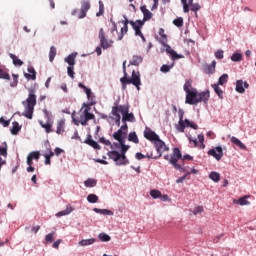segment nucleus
Segmentation results:
<instances>
[{
	"mask_svg": "<svg viewBox=\"0 0 256 256\" xmlns=\"http://www.w3.org/2000/svg\"><path fill=\"white\" fill-rule=\"evenodd\" d=\"M191 83V80H187L184 84V91L186 93L185 103L188 105H197V103L202 102L207 103L211 97L209 90L198 93L197 89L191 90Z\"/></svg>",
	"mask_w": 256,
	"mask_h": 256,
	"instance_id": "nucleus-1",
	"label": "nucleus"
},
{
	"mask_svg": "<svg viewBox=\"0 0 256 256\" xmlns=\"http://www.w3.org/2000/svg\"><path fill=\"white\" fill-rule=\"evenodd\" d=\"M165 161H168L176 171H180V173H185L187 169H185V164L183 161H193V157L189 154L183 156L181 154V150L179 148H173L171 156L165 155Z\"/></svg>",
	"mask_w": 256,
	"mask_h": 256,
	"instance_id": "nucleus-2",
	"label": "nucleus"
},
{
	"mask_svg": "<svg viewBox=\"0 0 256 256\" xmlns=\"http://www.w3.org/2000/svg\"><path fill=\"white\" fill-rule=\"evenodd\" d=\"M119 145L121 146V152L119 153L117 150H112L108 152V157L114 161L115 165H129V159H127L125 153L129 151L130 146L125 145V141L120 142Z\"/></svg>",
	"mask_w": 256,
	"mask_h": 256,
	"instance_id": "nucleus-3",
	"label": "nucleus"
},
{
	"mask_svg": "<svg viewBox=\"0 0 256 256\" xmlns=\"http://www.w3.org/2000/svg\"><path fill=\"white\" fill-rule=\"evenodd\" d=\"M25 107V111L22 113L23 117L26 119H33V111H35V106L37 105V95H35V90L29 89V95L26 101L22 102Z\"/></svg>",
	"mask_w": 256,
	"mask_h": 256,
	"instance_id": "nucleus-4",
	"label": "nucleus"
},
{
	"mask_svg": "<svg viewBox=\"0 0 256 256\" xmlns=\"http://www.w3.org/2000/svg\"><path fill=\"white\" fill-rule=\"evenodd\" d=\"M120 83L122 85L123 91L127 89V85H134L136 89L139 91L141 88V74L139 72H135V70L132 71L131 78L124 76L120 78Z\"/></svg>",
	"mask_w": 256,
	"mask_h": 256,
	"instance_id": "nucleus-5",
	"label": "nucleus"
},
{
	"mask_svg": "<svg viewBox=\"0 0 256 256\" xmlns=\"http://www.w3.org/2000/svg\"><path fill=\"white\" fill-rule=\"evenodd\" d=\"M159 35H160V43L166 47V53L171 57L172 61H177L179 59H185V56L183 54H177L171 46L167 45V34H165V29L160 28L159 29Z\"/></svg>",
	"mask_w": 256,
	"mask_h": 256,
	"instance_id": "nucleus-6",
	"label": "nucleus"
},
{
	"mask_svg": "<svg viewBox=\"0 0 256 256\" xmlns=\"http://www.w3.org/2000/svg\"><path fill=\"white\" fill-rule=\"evenodd\" d=\"M154 145L158 153V156H155L153 155V153H150L147 154V159H159V157H162L165 151H169V147H167V145H165V142H163V140H160V138L154 141Z\"/></svg>",
	"mask_w": 256,
	"mask_h": 256,
	"instance_id": "nucleus-7",
	"label": "nucleus"
},
{
	"mask_svg": "<svg viewBox=\"0 0 256 256\" xmlns=\"http://www.w3.org/2000/svg\"><path fill=\"white\" fill-rule=\"evenodd\" d=\"M81 111H83V115L84 117L81 118V125H83L84 127L87 125V123H89V121L95 119V114L91 113V106H89V104L87 103H83Z\"/></svg>",
	"mask_w": 256,
	"mask_h": 256,
	"instance_id": "nucleus-8",
	"label": "nucleus"
},
{
	"mask_svg": "<svg viewBox=\"0 0 256 256\" xmlns=\"http://www.w3.org/2000/svg\"><path fill=\"white\" fill-rule=\"evenodd\" d=\"M120 113L122 114V122L127 123H135V115L133 113H129V104L119 105Z\"/></svg>",
	"mask_w": 256,
	"mask_h": 256,
	"instance_id": "nucleus-9",
	"label": "nucleus"
},
{
	"mask_svg": "<svg viewBox=\"0 0 256 256\" xmlns=\"http://www.w3.org/2000/svg\"><path fill=\"white\" fill-rule=\"evenodd\" d=\"M98 38L100 39V47L102 49L113 47V40H109L105 37V30L103 28L99 30Z\"/></svg>",
	"mask_w": 256,
	"mask_h": 256,
	"instance_id": "nucleus-10",
	"label": "nucleus"
},
{
	"mask_svg": "<svg viewBox=\"0 0 256 256\" xmlns=\"http://www.w3.org/2000/svg\"><path fill=\"white\" fill-rule=\"evenodd\" d=\"M208 155L214 157L216 161H221V159H223V148L221 146H217L213 149H210L208 151Z\"/></svg>",
	"mask_w": 256,
	"mask_h": 256,
	"instance_id": "nucleus-11",
	"label": "nucleus"
},
{
	"mask_svg": "<svg viewBox=\"0 0 256 256\" xmlns=\"http://www.w3.org/2000/svg\"><path fill=\"white\" fill-rule=\"evenodd\" d=\"M130 25L134 29L136 37L142 36L141 29L145 25L144 21L142 20H136L135 22L130 21Z\"/></svg>",
	"mask_w": 256,
	"mask_h": 256,
	"instance_id": "nucleus-12",
	"label": "nucleus"
},
{
	"mask_svg": "<svg viewBox=\"0 0 256 256\" xmlns=\"http://www.w3.org/2000/svg\"><path fill=\"white\" fill-rule=\"evenodd\" d=\"M121 108L119 104L115 103L112 107V115L115 117V123L117 127L121 126Z\"/></svg>",
	"mask_w": 256,
	"mask_h": 256,
	"instance_id": "nucleus-13",
	"label": "nucleus"
},
{
	"mask_svg": "<svg viewBox=\"0 0 256 256\" xmlns=\"http://www.w3.org/2000/svg\"><path fill=\"white\" fill-rule=\"evenodd\" d=\"M144 137L148 141H152L153 143H155V141L158 140L159 135H157V133H155V131L151 130L150 128H146L144 131Z\"/></svg>",
	"mask_w": 256,
	"mask_h": 256,
	"instance_id": "nucleus-14",
	"label": "nucleus"
},
{
	"mask_svg": "<svg viewBox=\"0 0 256 256\" xmlns=\"http://www.w3.org/2000/svg\"><path fill=\"white\" fill-rule=\"evenodd\" d=\"M40 157H41V153L39 151L30 152L26 160L27 165H33V159L34 161H39Z\"/></svg>",
	"mask_w": 256,
	"mask_h": 256,
	"instance_id": "nucleus-15",
	"label": "nucleus"
},
{
	"mask_svg": "<svg viewBox=\"0 0 256 256\" xmlns=\"http://www.w3.org/2000/svg\"><path fill=\"white\" fill-rule=\"evenodd\" d=\"M215 67H217V62L213 60L211 64L204 65V73H206V75H213V73H215Z\"/></svg>",
	"mask_w": 256,
	"mask_h": 256,
	"instance_id": "nucleus-16",
	"label": "nucleus"
},
{
	"mask_svg": "<svg viewBox=\"0 0 256 256\" xmlns=\"http://www.w3.org/2000/svg\"><path fill=\"white\" fill-rule=\"evenodd\" d=\"M126 137H127V132H121L120 129H118L116 132L113 133V139H115V141H118V143H123Z\"/></svg>",
	"mask_w": 256,
	"mask_h": 256,
	"instance_id": "nucleus-17",
	"label": "nucleus"
},
{
	"mask_svg": "<svg viewBox=\"0 0 256 256\" xmlns=\"http://www.w3.org/2000/svg\"><path fill=\"white\" fill-rule=\"evenodd\" d=\"M140 11H142L143 15H144V18L142 21H149L151 19H153V13H151V11H149V9H147V6L144 5V6H141L140 7Z\"/></svg>",
	"mask_w": 256,
	"mask_h": 256,
	"instance_id": "nucleus-18",
	"label": "nucleus"
},
{
	"mask_svg": "<svg viewBox=\"0 0 256 256\" xmlns=\"http://www.w3.org/2000/svg\"><path fill=\"white\" fill-rule=\"evenodd\" d=\"M24 76L26 79L35 81L37 79V72L33 66H28V73H25Z\"/></svg>",
	"mask_w": 256,
	"mask_h": 256,
	"instance_id": "nucleus-19",
	"label": "nucleus"
},
{
	"mask_svg": "<svg viewBox=\"0 0 256 256\" xmlns=\"http://www.w3.org/2000/svg\"><path fill=\"white\" fill-rule=\"evenodd\" d=\"M230 141L233 145H236V147H238V149H242V151H245L247 149V146L245 144H243V142H241V140H239V138H237L235 136H231Z\"/></svg>",
	"mask_w": 256,
	"mask_h": 256,
	"instance_id": "nucleus-20",
	"label": "nucleus"
},
{
	"mask_svg": "<svg viewBox=\"0 0 256 256\" xmlns=\"http://www.w3.org/2000/svg\"><path fill=\"white\" fill-rule=\"evenodd\" d=\"M249 87V84L247 82H243V80H238L236 82V91L237 93H245V89Z\"/></svg>",
	"mask_w": 256,
	"mask_h": 256,
	"instance_id": "nucleus-21",
	"label": "nucleus"
},
{
	"mask_svg": "<svg viewBox=\"0 0 256 256\" xmlns=\"http://www.w3.org/2000/svg\"><path fill=\"white\" fill-rule=\"evenodd\" d=\"M39 125L42 129H45L46 133H53V122L51 120H48L47 123H43V120H40Z\"/></svg>",
	"mask_w": 256,
	"mask_h": 256,
	"instance_id": "nucleus-22",
	"label": "nucleus"
},
{
	"mask_svg": "<svg viewBox=\"0 0 256 256\" xmlns=\"http://www.w3.org/2000/svg\"><path fill=\"white\" fill-rule=\"evenodd\" d=\"M84 143H86V145H89L90 147H93V149H101V146L97 142H95V140H93L91 135L87 136V139L84 141Z\"/></svg>",
	"mask_w": 256,
	"mask_h": 256,
	"instance_id": "nucleus-23",
	"label": "nucleus"
},
{
	"mask_svg": "<svg viewBox=\"0 0 256 256\" xmlns=\"http://www.w3.org/2000/svg\"><path fill=\"white\" fill-rule=\"evenodd\" d=\"M57 135H63L65 133V120L61 119L57 122Z\"/></svg>",
	"mask_w": 256,
	"mask_h": 256,
	"instance_id": "nucleus-24",
	"label": "nucleus"
},
{
	"mask_svg": "<svg viewBox=\"0 0 256 256\" xmlns=\"http://www.w3.org/2000/svg\"><path fill=\"white\" fill-rule=\"evenodd\" d=\"M143 63V56L134 55L132 60H130V65H134L135 67H139Z\"/></svg>",
	"mask_w": 256,
	"mask_h": 256,
	"instance_id": "nucleus-25",
	"label": "nucleus"
},
{
	"mask_svg": "<svg viewBox=\"0 0 256 256\" xmlns=\"http://www.w3.org/2000/svg\"><path fill=\"white\" fill-rule=\"evenodd\" d=\"M77 57V53H72L65 58V63L69 65V67H75V58Z\"/></svg>",
	"mask_w": 256,
	"mask_h": 256,
	"instance_id": "nucleus-26",
	"label": "nucleus"
},
{
	"mask_svg": "<svg viewBox=\"0 0 256 256\" xmlns=\"http://www.w3.org/2000/svg\"><path fill=\"white\" fill-rule=\"evenodd\" d=\"M95 241V238L83 239L79 241L78 245H80V247H87L89 245H93Z\"/></svg>",
	"mask_w": 256,
	"mask_h": 256,
	"instance_id": "nucleus-27",
	"label": "nucleus"
},
{
	"mask_svg": "<svg viewBox=\"0 0 256 256\" xmlns=\"http://www.w3.org/2000/svg\"><path fill=\"white\" fill-rule=\"evenodd\" d=\"M247 199H249V196H243L238 200L234 199L233 203H235L236 205H249V201H247Z\"/></svg>",
	"mask_w": 256,
	"mask_h": 256,
	"instance_id": "nucleus-28",
	"label": "nucleus"
},
{
	"mask_svg": "<svg viewBox=\"0 0 256 256\" xmlns=\"http://www.w3.org/2000/svg\"><path fill=\"white\" fill-rule=\"evenodd\" d=\"M55 57H57V48H55V46H52L50 47V51H49L50 63H53V61L55 60Z\"/></svg>",
	"mask_w": 256,
	"mask_h": 256,
	"instance_id": "nucleus-29",
	"label": "nucleus"
},
{
	"mask_svg": "<svg viewBox=\"0 0 256 256\" xmlns=\"http://www.w3.org/2000/svg\"><path fill=\"white\" fill-rule=\"evenodd\" d=\"M78 87H80V89H83L84 92L86 93L87 95V99H91V95H93V92L91 91L90 88H88L87 86H85V84L83 83H79L78 84Z\"/></svg>",
	"mask_w": 256,
	"mask_h": 256,
	"instance_id": "nucleus-30",
	"label": "nucleus"
},
{
	"mask_svg": "<svg viewBox=\"0 0 256 256\" xmlns=\"http://www.w3.org/2000/svg\"><path fill=\"white\" fill-rule=\"evenodd\" d=\"M12 129H11V134L12 135H18L19 131H21V126H19V122L14 121L12 123Z\"/></svg>",
	"mask_w": 256,
	"mask_h": 256,
	"instance_id": "nucleus-31",
	"label": "nucleus"
},
{
	"mask_svg": "<svg viewBox=\"0 0 256 256\" xmlns=\"http://www.w3.org/2000/svg\"><path fill=\"white\" fill-rule=\"evenodd\" d=\"M71 213H73V207L67 206V208L65 210H62V211L58 212L56 214V217H63L65 215H69Z\"/></svg>",
	"mask_w": 256,
	"mask_h": 256,
	"instance_id": "nucleus-32",
	"label": "nucleus"
},
{
	"mask_svg": "<svg viewBox=\"0 0 256 256\" xmlns=\"http://www.w3.org/2000/svg\"><path fill=\"white\" fill-rule=\"evenodd\" d=\"M209 179L214 181V183H219V181H221V175L219 174V172H211L209 174Z\"/></svg>",
	"mask_w": 256,
	"mask_h": 256,
	"instance_id": "nucleus-33",
	"label": "nucleus"
},
{
	"mask_svg": "<svg viewBox=\"0 0 256 256\" xmlns=\"http://www.w3.org/2000/svg\"><path fill=\"white\" fill-rule=\"evenodd\" d=\"M128 141L135 143L136 145L139 144V137H137L136 132H130L128 135Z\"/></svg>",
	"mask_w": 256,
	"mask_h": 256,
	"instance_id": "nucleus-34",
	"label": "nucleus"
},
{
	"mask_svg": "<svg viewBox=\"0 0 256 256\" xmlns=\"http://www.w3.org/2000/svg\"><path fill=\"white\" fill-rule=\"evenodd\" d=\"M93 212L99 213L100 215H113V211L107 209L94 208Z\"/></svg>",
	"mask_w": 256,
	"mask_h": 256,
	"instance_id": "nucleus-35",
	"label": "nucleus"
},
{
	"mask_svg": "<svg viewBox=\"0 0 256 256\" xmlns=\"http://www.w3.org/2000/svg\"><path fill=\"white\" fill-rule=\"evenodd\" d=\"M10 58L13 61V65L16 67H21V65H23V61H21L15 54H10Z\"/></svg>",
	"mask_w": 256,
	"mask_h": 256,
	"instance_id": "nucleus-36",
	"label": "nucleus"
},
{
	"mask_svg": "<svg viewBox=\"0 0 256 256\" xmlns=\"http://www.w3.org/2000/svg\"><path fill=\"white\" fill-rule=\"evenodd\" d=\"M231 61H233L234 63H237L239 61H243V54L239 53V52H235L231 56Z\"/></svg>",
	"mask_w": 256,
	"mask_h": 256,
	"instance_id": "nucleus-37",
	"label": "nucleus"
},
{
	"mask_svg": "<svg viewBox=\"0 0 256 256\" xmlns=\"http://www.w3.org/2000/svg\"><path fill=\"white\" fill-rule=\"evenodd\" d=\"M212 88L216 95H218L219 99H223V90L219 87V84H212Z\"/></svg>",
	"mask_w": 256,
	"mask_h": 256,
	"instance_id": "nucleus-38",
	"label": "nucleus"
},
{
	"mask_svg": "<svg viewBox=\"0 0 256 256\" xmlns=\"http://www.w3.org/2000/svg\"><path fill=\"white\" fill-rule=\"evenodd\" d=\"M127 31H129V26L123 25L121 28V33L118 34V41H121L125 35H127Z\"/></svg>",
	"mask_w": 256,
	"mask_h": 256,
	"instance_id": "nucleus-39",
	"label": "nucleus"
},
{
	"mask_svg": "<svg viewBox=\"0 0 256 256\" xmlns=\"http://www.w3.org/2000/svg\"><path fill=\"white\" fill-rule=\"evenodd\" d=\"M85 187L93 188L97 186V180L89 178L84 182Z\"/></svg>",
	"mask_w": 256,
	"mask_h": 256,
	"instance_id": "nucleus-40",
	"label": "nucleus"
},
{
	"mask_svg": "<svg viewBox=\"0 0 256 256\" xmlns=\"http://www.w3.org/2000/svg\"><path fill=\"white\" fill-rule=\"evenodd\" d=\"M184 123L186 124V127H190L191 129H194L195 131H197V129H199V125H197V123L190 121L189 119H185Z\"/></svg>",
	"mask_w": 256,
	"mask_h": 256,
	"instance_id": "nucleus-41",
	"label": "nucleus"
},
{
	"mask_svg": "<svg viewBox=\"0 0 256 256\" xmlns=\"http://www.w3.org/2000/svg\"><path fill=\"white\" fill-rule=\"evenodd\" d=\"M187 127V124H185V121H179L178 124L176 125L177 131L179 133H185V128Z\"/></svg>",
	"mask_w": 256,
	"mask_h": 256,
	"instance_id": "nucleus-42",
	"label": "nucleus"
},
{
	"mask_svg": "<svg viewBox=\"0 0 256 256\" xmlns=\"http://www.w3.org/2000/svg\"><path fill=\"white\" fill-rule=\"evenodd\" d=\"M7 149H8L7 142H3L2 146H0V155L2 157H7L8 155Z\"/></svg>",
	"mask_w": 256,
	"mask_h": 256,
	"instance_id": "nucleus-43",
	"label": "nucleus"
},
{
	"mask_svg": "<svg viewBox=\"0 0 256 256\" xmlns=\"http://www.w3.org/2000/svg\"><path fill=\"white\" fill-rule=\"evenodd\" d=\"M229 81V75L228 74H223L222 76L219 77L218 83L216 85H224Z\"/></svg>",
	"mask_w": 256,
	"mask_h": 256,
	"instance_id": "nucleus-44",
	"label": "nucleus"
},
{
	"mask_svg": "<svg viewBox=\"0 0 256 256\" xmlns=\"http://www.w3.org/2000/svg\"><path fill=\"white\" fill-rule=\"evenodd\" d=\"M98 239H100V241L104 242V243H107L108 241H111V236H109L108 234L106 233H100L98 235Z\"/></svg>",
	"mask_w": 256,
	"mask_h": 256,
	"instance_id": "nucleus-45",
	"label": "nucleus"
},
{
	"mask_svg": "<svg viewBox=\"0 0 256 256\" xmlns=\"http://www.w3.org/2000/svg\"><path fill=\"white\" fill-rule=\"evenodd\" d=\"M105 13V5L103 1H99V11L96 13V17H101Z\"/></svg>",
	"mask_w": 256,
	"mask_h": 256,
	"instance_id": "nucleus-46",
	"label": "nucleus"
},
{
	"mask_svg": "<svg viewBox=\"0 0 256 256\" xmlns=\"http://www.w3.org/2000/svg\"><path fill=\"white\" fill-rule=\"evenodd\" d=\"M87 201L88 203H97V201H99V197L95 194H89L87 196Z\"/></svg>",
	"mask_w": 256,
	"mask_h": 256,
	"instance_id": "nucleus-47",
	"label": "nucleus"
},
{
	"mask_svg": "<svg viewBox=\"0 0 256 256\" xmlns=\"http://www.w3.org/2000/svg\"><path fill=\"white\" fill-rule=\"evenodd\" d=\"M89 9H91V3L89 1H83L81 4V10L87 13Z\"/></svg>",
	"mask_w": 256,
	"mask_h": 256,
	"instance_id": "nucleus-48",
	"label": "nucleus"
},
{
	"mask_svg": "<svg viewBox=\"0 0 256 256\" xmlns=\"http://www.w3.org/2000/svg\"><path fill=\"white\" fill-rule=\"evenodd\" d=\"M150 195H151V197L154 198V199H160V197H161V191H159V190H151V191H150Z\"/></svg>",
	"mask_w": 256,
	"mask_h": 256,
	"instance_id": "nucleus-49",
	"label": "nucleus"
},
{
	"mask_svg": "<svg viewBox=\"0 0 256 256\" xmlns=\"http://www.w3.org/2000/svg\"><path fill=\"white\" fill-rule=\"evenodd\" d=\"M74 66H68L67 67V73L68 76L71 77V79H75V71H74Z\"/></svg>",
	"mask_w": 256,
	"mask_h": 256,
	"instance_id": "nucleus-50",
	"label": "nucleus"
},
{
	"mask_svg": "<svg viewBox=\"0 0 256 256\" xmlns=\"http://www.w3.org/2000/svg\"><path fill=\"white\" fill-rule=\"evenodd\" d=\"M0 79H6L9 81L11 79V76H9V73L5 72V70L0 69Z\"/></svg>",
	"mask_w": 256,
	"mask_h": 256,
	"instance_id": "nucleus-51",
	"label": "nucleus"
},
{
	"mask_svg": "<svg viewBox=\"0 0 256 256\" xmlns=\"http://www.w3.org/2000/svg\"><path fill=\"white\" fill-rule=\"evenodd\" d=\"M54 237H55V232H52V233H50V234H47V235L45 236V241H46V243H53Z\"/></svg>",
	"mask_w": 256,
	"mask_h": 256,
	"instance_id": "nucleus-52",
	"label": "nucleus"
},
{
	"mask_svg": "<svg viewBox=\"0 0 256 256\" xmlns=\"http://www.w3.org/2000/svg\"><path fill=\"white\" fill-rule=\"evenodd\" d=\"M172 67H173V65L169 66V65H167V64H164V65H162V67L160 68V71H161L162 73H169V71H171Z\"/></svg>",
	"mask_w": 256,
	"mask_h": 256,
	"instance_id": "nucleus-53",
	"label": "nucleus"
},
{
	"mask_svg": "<svg viewBox=\"0 0 256 256\" xmlns=\"http://www.w3.org/2000/svg\"><path fill=\"white\" fill-rule=\"evenodd\" d=\"M173 24L176 27H183V18L179 17V18L174 19Z\"/></svg>",
	"mask_w": 256,
	"mask_h": 256,
	"instance_id": "nucleus-54",
	"label": "nucleus"
},
{
	"mask_svg": "<svg viewBox=\"0 0 256 256\" xmlns=\"http://www.w3.org/2000/svg\"><path fill=\"white\" fill-rule=\"evenodd\" d=\"M190 10L194 11L195 13H197V11H199V9H201V5H199V3H195V4H190Z\"/></svg>",
	"mask_w": 256,
	"mask_h": 256,
	"instance_id": "nucleus-55",
	"label": "nucleus"
},
{
	"mask_svg": "<svg viewBox=\"0 0 256 256\" xmlns=\"http://www.w3.org/2000/svg\"><path fill=\"white\" fill-rule=\"evenodd\" d=\"M181 3L183 5L184 13H189V4L187 3V0H181Z\"/></svg>",
	"mask_w": 256,
	"mask_h": 256,
	"instance_id": "nucleus-56",
	"label": "nucleus"
},
{
	"mask_svg": "<svg viewBox=\"0 0 256 256\" xmlns=\"http://www.w3.org/2000/svg\"><path fill=\"white\" fill-rule=\"evenodd\" d=\"M0 123L3 125V127H9V125L11 124V121L5 120V118L0 117Z\"/></svg>",
	"mask_w": 256,
	"mask_h": 256,
	"instance_id": "nucleus-57",
	"label": "nucleus"
},
{
	"mask_svg": "<svg viewBox=\"0 0 256 256\" xmlns=\"http://www.w3.org/2000/svg\"><path fill=\"white\" fill-rule=\"evenodd\" d=\"M215 57H216V59H223V57H224V52H223V50H218V51H216V52H215Z\"/></svg>",
	"mask_w": 256,
	"mask_h": 256,
	"instance_id": "nucleus-58",
	"label": "nucleus"
},
{
	"mask_svg": "<svg viewBox=\"0 0 256 256\" xmlns=\"http://www.w3.org/2000/svg\"><path fill=\"white\" fill-rule=\"evenodd\" d=\"M193 213L195 215H199V214L203 213V206H198V207L194 208Z\"/></svg>",
	"mask_w": 256,
	"mask_h": 256,
	"instance_id": "nucleus-59",
	"label": "nucleus"
},
{
	"mask_svg": "<svg viewBox=\"0 0 256 256\" xmlns=\"http://www.w3.org/2000/svg\"><path fill=\"white\" fill-rule=\"evenodd\" d=\"M100 143H102L103 145H107V146H111V141L105 139V137H101L99 139Z\"/></svg>",
	"mask_w": 256,
	"mask_h": 256,
	"instance_id": "nucleus-60",
	"label": "nucleus"
},
{
	"mask_svg": "<svg viewBox=\"0 0 256 256\" xmlns=\"http://www.w3.org/2000/svg\"><path fill=\"white\" fill-rule=\"evenodd\" d=\"M145 157H147V155L145 156L143 153L141 152H138L135 154V158L138 160V161H141V159H145Z\"/></svg>",
	"mask_w": 256,
	"mask_h": 256,
	"instance_id": "nucleus-61",
	"label": "nucleus"
},
{
	"mask_svg": "<svg viewBox=\"0 0 256 256\" xmlns=\"http://www.w3.org/2000/svg\"><path fill=\"white\" fill-rule=\"evenodd\" d=\"M184 116H185V111H183V109H179L178 110L179 121H185V120H183Z\"/></svg>",
	"mask_w": 256,
	"mask_h": 256,
	"instance_id": "nucleus-62",
	"label": "nucleus"
},
{
	"mask_svg": "<svg viewBox=\"0 0 256 256\" xmlns=\"http://www.w3.org/2000/svg\"><path fill=\"white\" fill-rule=\"evenodd\" d=\"M128 129H129V127L127 126V123L124 122V125H122L119 130H120L122 133H126V135H127Z\"/></svg>",
	"mask_w": 256,
	"mask_h": 256,
	"instance_id": "nucleus-63",
	"label": "nucleus"
},
{
	"mask_svg": "<svg viewBox=\"0 0 256 256\" xmlns=\"http://www.w3.org/2000/svg\"><path fill=\"white\" fill-rule=\"evenodd\" d=\"M54 153L57 157H59V155H61V153H64V150L57 147V148H55Z\"/></svg>",
	"mask_w": 256,
	"mask_h": 256,
	"instance_id": "nucleus-64",
	"label": "nucleus"
}]
</instances>
